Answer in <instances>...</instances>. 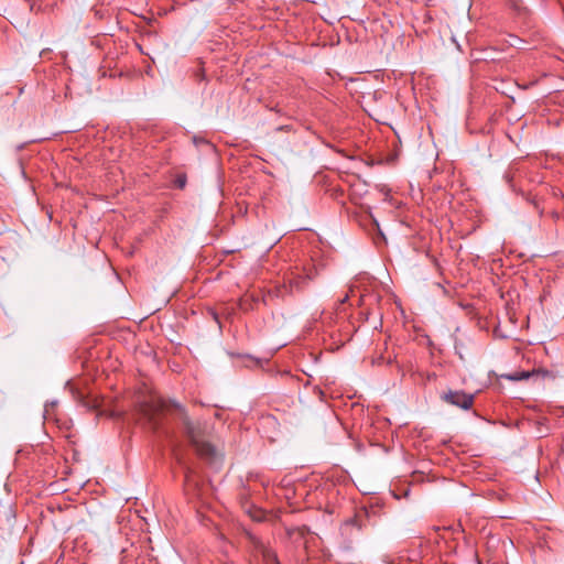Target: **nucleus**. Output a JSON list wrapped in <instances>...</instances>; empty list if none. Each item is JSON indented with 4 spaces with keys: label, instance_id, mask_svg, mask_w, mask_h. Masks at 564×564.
I'll return each instance as SVG.
<instances>
[{
    "label": "nucleus",
    "instance_id": "nucleus-4",
    "mask_svg": "<svg viewBox=\"0 0 564 564\" xmlns=\"http://www.w3.org/2000/svg\"><path fill=\"white\" fill-rule=\"evenodd\" d=\"M162 408L161 404H145L142 409L144 415L148 417L149 422L155 425L154 423V413Z\"/></svg>",
    "mask_w": 564,
    "mask_h": 564
},
{
    "label": "nucleus",
    "instance_id": "nucleus-2",
    "mask_svg": "<svg viewBox=\"0 0 564 564\" xmlns=\"http://www.w3.org/2000/svg\"><path fill=\"white\" fill-rule=\"evenodd\" d=\"M442 400L463 410H468L474 404V394L449 390L442 395Z\"/></svg>",
    "mask_w": 564,
    "mask_h": 564
},
{
    "label": "nucleus",
    "instance_id": "nucleus-8",
    "mask_svg": "<svg viewBox=\"0 0 564 564\" xmlns=\"http://www.w3.org/2000/svg\"><path fill=\"white\" fill-rule=\"evenodd\" d=\"M348 300V295H345V297L340 301V303H345Z\"/></svg>",
    "mask_w": 564,
    "mask_h": 564
},
{
    "label": "nucleus",
    "instance_id": "nucleus-5",
    "mask_svg": "<svg viewBox=\"0 0 564 564\" xmlns=\"http://www.w3.org/2000/svg\"><path fill=\"white\" fill-rule=\"evenodd\" d=\"M529 377H530L529 372L522 371V372H516L513 375H510L507 378L510 380H513V381H518V380L528 379Z\"/></svg>",
    "mask_w": 564,
    "mask_h": 564
},
{
    "label": "nucleus",
    "instance_id": "nucleus-1",
    "mask_svg": "<svg viewBox=\"0 0 564 564\" xmlns=\"http://www.w3.org/2000/svg\"><path fill=\"white\" fill-rule=\"evenodd\" d=\"M185 435L197 455L212 466L221 463V453L210 443L212 426L206 422L192 421L184 409L175 404Z\"/></svg>",
    "mask_w": 564,
    "mask_h": 564
},
{
    "label": "nucleus",
    "instance_id": "nucleus-6",
    "mask_svg": "<svg viewBox=\"0 0 564 564\" xmlns=\"http://www.w3.org/2000/svg\"><path fill=\"white\" fill-rule=\"evenodd\" d=\"M193 475L194 473L189 469V468H186L185 469V484L187 486H189L193 481Z\"/></svg>",
    "mask_w": 564,
    "mask_h": 564
},
{
    "label": "nucleus",
    "instance_id": "nucleus-3",
    "mask_svg": "<svg viewBox=\"0 0 564 564\" xmlns=\"http://www.w3.org/2000/svg\"><path fill=\"white\" fill-rule=\"evenodd\" d=\"M253 544L254 550L257 551V553L261 554L263 561L267 564H279L276 555L271 549L267 547L262 542L258 540H254Z\"/></svg>",
    "mask_w": 564,
    "mask_h": 564
},
{
    "label": "nucleus",
    "instance_id": "nucleus-7",
    "mask_svg": "<svg viewBox=\"0 0 564 564\" xmlns=\"http://www.w3.org/2000/svg\"><path fill=\"white\" fill-rule=\"evenodd\" d=\"M177 184H178V187H180V188H183V187L185 186V180H183V178H178V180H177Z\"/></svg>",
    "mask_w": 564,
    "mask_h": 564
}]
</instances>
